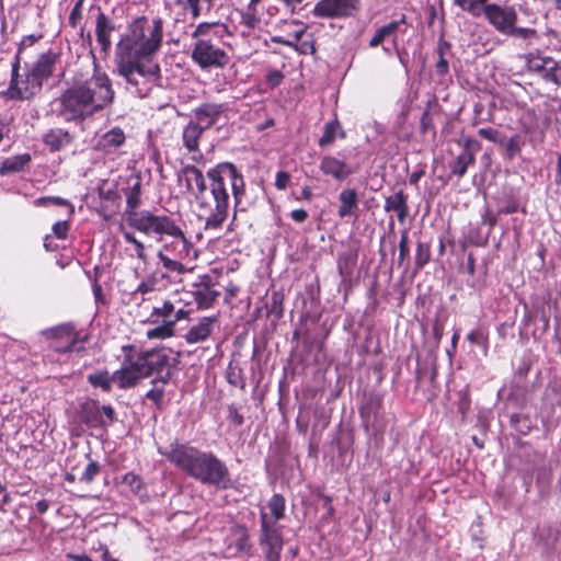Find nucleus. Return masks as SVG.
Listing matches in <instances>:
<instances>
[{"label":"nucleus","instance_id":"obj_16","mask_svg":"<svg viewBox=\"0 0 561 561\" xmlns=\"http://www.w3.org/2000/svg\"><path fill=\"white\" fill-rule=\"evenodd\" d=\"M459 144L462 146V152L450 165L453 174L462 178L469 165H472L476 161V153L480 151L481 145L478 140L470 137H463Z\"/></svg>","mask_w":561,"mask_h":561},{"label":"nucleus","instance_id":"obj_41","mask_svg":"<svg viewBox=\"0 0 561 561\" xmlns=\"http://www.w3.org/2000/svg\"><path fill=\"white\" fill-rule=\"evenodd\" d=\"M341 129V126L339 122H330L327 123L324 126L323 135L321 136L319 140L320 146H327L329 144H332L336 137L337 131Z\"/></svg>","mask_w":561,"mask_h":561},{"label":"nucleus","instance_id":"obj_17","mask_svg":"<svg viewBox=\"0 0 561 561\" xmlns=\"http://www.w3.org/2000/svg\"><path fill=\"white\" fill-rule=\"evenodd\" d=\"M217 324V317H203L196 324H193L184 334L187 344L205 342Z\"/></svg>","mask_w":561,"mask_h":561},{"label":"nucleus","instance_id":"obj_60","mask_svg":"<svg viewBox=\"0 0 561 561\" xmlns=\"http://www.w3.org/2000/svg\"><path fill=\"white\" fill-rule=\"evenodd\" d=\"M448 62L447 60L443 57V55L440 54V57L438 59V61L436 62L435 65V70L438 75H446L448 72Z\"/></svg>","mask_w":561,"mask_h":561},{"label":"nucleus","instance_id":"obj_6","mask_svg":"<svg viewBox=\"0 0 561 561\" xmlns=\"http://www.w3.org/2000/svg\"><path fill=\"white\" fill-rule=\"evenodd\" d=\"M169 362V355L164 348L127 355L122 367L115 371L118 387L127 389L134 387L140 379L153 373L161 371Z\"/></svg>","mask_w":561,"mask_h":561},{"label":"nucleus","instance_id":"obj_43","mask_svg":"<svg viewBox=\"0 0 561 561\" xmlns=\"http://www.w3.org/2000/svg\"><path fill=\"white\" fill-rule=\"evenodd\" d=\"M123 237L126 242L130 243L135 248L136 256L141 260L142 262L147 261V255L145 252V244L138 240L131 232L129 231H123Z\"/></svg>","mask_w":561,"mask_h":561},{"label":"nucleus","instance_id":"obj_35","mask_svg":"<svg viewBox=\"0 0 561 561\" xmlns=\"http://www.w3.org/2000/svg\"><path fill=\"white\" fill-rule=\"evenodd\" d=\"M157 257L162 263V266L169 272L182 275L187 271L183 263V259H178L163 252H158Z\"/></svg>","mask_w":561,"mask_h":561},{"label":"nucleus","instance_id":"obj_13","mask_svg":"<svg viewBox=\"0 0 561 561\" xmlns=\"http://www.w3.org/2000/svg\"><path fill=\"white\" fill-rule=\"evenodd\" d=\"M42 335L51 341V347L60 353H67L76 350V344L80 341L79 334L73 324L64 323L54 328L43 330Z\"/></svg>","mask_w":561,"mask_h":561},{"label":"nucleus","instance_id":"obj_10","mask_svg":"<svg viewBox=\"0 0 561 561\" xmlns=\"http://www.w3.org/2000/svg\"><path fill=\"white\" fill-rule=\"evenodd\" d=\"M192 59L203 69L222 68L228 62V55L219 47L213 45L209 41L198 39L192 51Z\"/></svg>","mask_w":561,"mask_h":561},{"label":"nucleus","instance_id":"obj_40","mask_svg":"<svg viewBox=\"0 0 561 561\" xmlns=\"http://www.w3.org/2000/svg\"><path fill=\"white\" fill-rule=\"evenodd\" d=\"M456 3L473 16H480L488 0H455Z\"/></svg>","mask_w":561,"mask_h":561},{"label":"nucleus","instance_id":"obj_38","mask_svg":"<svg viewBox=\"0 0 561 561\" xmlns=\"http://www.w3.org/2000/svg\"><path fill=\"white\" fill-rule=\"evenodd\" d=\"M267 507L274 517V523L284 517L285 500L280 494H274L267 503Z\"/></svg>","mask_w":561,"mask_h":561},{"label":"nucleus","instance_id":"obj_31","mask_svg":"<svg viewBox=\"0 0 561 561\" xmlns=\"http://www.w3.org/2000/svg\"><path fill=\"white\" fill-rule=\"evenodd\" d=\"M339 201L341 205L337 214L341 218L353 215L358 206L357 193L353 188H344L341 191L339 194Z\"/></svg>","mask_w":561,"mask_h":561},{"label":"nucleus","instance_id":"obj_12","mask_svg":"<svg viewBox=\"0 0 561 561\" xmlns=\"http://www.w3.org/2000/svg\"><path fill=\"white\" fill-rule=\"evenodd\" d=\"M158 252H163L183 260H192L197 256L193 243L178 225L163 240V244Z\"/></svg>","mask_w":561,"mask_h":561},{"label":"nucleus","instance_id":"obj_53","mask_svg":"<svg viewBox=\"0 0 561 561\" xmlns=\"http://www.w3.org/2000/svg\"><path fill=\"white\" fill-rule=\"evenodd\" d=\"M123 482L136 492L141 489V479L134 472L126 473L123 478Z\"/></svg>","mask_w":561,"mask_h":561},{"label":"nucleus","instance_id":"obj_62","mask_svg":"<svg viewBox=\"0 0 561 561\" xmlns=\"http://www.w3.org/2000/svg\"><path fill=\"white\" fill-rule=\"evenodd\" d=\"M187 5L191 9L193 19H197L201 15L199 0H187Z\"/></svg>","mask_w":561,"mask_h":561},{"label":"nucleus","instance_id":"obj_33","mask_svg":"<svg viewBox=\"0 0 561 561\" xmlns=\"http://www.w3.org/2000/svg\"><path fill=\"white\" fill-rule=\"evenodd\" d=\"M194 299L198 309H208L219 297L220 293L210 288L209 286H201L194 293Z\"/></svg>","mask_w":561,"mask_h":561},{"label":"nucleus","instance_id":"obj_29","mask_svg":"<svg viewBox=\"0 0 561 561\" xmlns=\"http://www.w3.org/2000/svg\"><path fill=\"white\" fill-rule=\"evenodd\" d=\"M31 160L32 158L30 153H22L5 158L0 163V175L21 172L31 162Z\"/></svg>","mask_w":561,"mask_h":561},{"label":"nucleus","instance_id":"obj_42","mask_svg":"<svg viewBox=\"0 0 561 561\" xmlns=\"http://www.w3.org/2000/svg\"><path fill=\"white\" fill-rule=\"evenodd\" d=\"M431 260V248L426 243L419 242L415 251V265L417 268L425 266Z\"/></svg>","mask_w":561,"mask_h":561},{"label":"nucleus","instance_id":"obj_18","mask_svg":"<svg viewBox=\"0 0 561 561\" xmlns=\"http://www.w3.org/2000/svg\"><path fill=\"white\" fill-rule=\"evenodd\" d=\"M116 30L114 22L104 12L99 10L95 20V37L103 51L112 46V34Z\"/></svg>","mask_w":561,"mask_h":561},{"label":"nucleus","instance_id":"obj_8","mask_svg":"<svg viewBox=\"0 0 561 561\" xmlns=\"http://www.w3.org/2000/svg\"><path fill=\"white\" fill-rule=\"evenodd\" d=\"M23 45L24 42L20 45L15 60L12 64V78L7 91V95L12 100H30L42 89L39 81L34 79L30 71L22 76L19 75L20 55Z\"/></svg>","mask_w":561,"mask_h":561},{"label":"nucleus","instance_id":"obj_11","mask_svg":"<svg viewBox=\"0 0 561 561\" xmlns=\"http://www.w3.org/2000/svg\"><path fill=\"white\" fill-rule=\"evenodd\" d=\"M488 22L501 34L510 32L511 26L517 23L518 14L513 5L489 3L483 8Z\"/></svg>","mask_w":561,"mask_h":561},{"label":"nucleus","instance_id":"obj_50","mask_svg":"<svg viewBox=\"0 0 561 561\" xmlns=\"http://www.w3.org/2000/svg\"><path fill=\"white\" fill-rule=\"evenodd\" d=\"M83 1L84 0H78L76 2V4L73 5L71 12H70V15H69V24L72 26V27H76L78 22L81 20L82 18V4H83Z\"/></svg>","mask_w":561,"mask_h":561},{"label":"nucleus","instance_id":"obj_51","mask_svg":"<svg viewBox=\"0 0 561 561\" xmlns=\"http://www.w3.org/2000/svg\"><path fill=\"white\" fill-rule=\"evenodd\" d=\"M467 340L472 343L480 346L486 347V335L481 330H473L468 333Z\"/></svg>","mask_w":561,"mask_h":561},{"label":"nucleus","instance_id":"obj_54","mask_svg":"<svg viewBox=\"0 0 561 561\" xmlns=\"http://www.w3.org/2000/svg\"><path fill=\"white\" fill-rule=\"evenodd\" d=\"M506 151L510 158L514 157L520 150V138L519 136H513L506 142Z\"/></svg>","mask_w":561,"mask_h":561},{"label":"nucleus","instance_id":"obj_44","mask_svg":"<svg viewBox=\"0 0 561 561\" xmlns=\"http://www.w3.org/2000/svg\"><path fill=\"white\" fill-rule=\"evenodd\" d=\"M213 27L219 28L221 33L227 32L226 25L221 24V23H218V22H215V23H199L196 26L195 31L193 32L192 36L194 38L199 37V36H206V35L209 34V31Z\"/></svg>","mask_w":561,"mask_h":561},{"label":"nucleus","instance_id":"obj_4","mask_svg":"<svg viewBox=\"0 0 561 561\" xmlns=\"http://www.w3.org/2000/svg\"><path fill=\"white\" fill-rule=\"evenodd\" d=\"M163 41V22L159 18L137 16L129 21L119 35L114 58L151 59Z\"/></svg>","mask_w":561,"mask_h":561},{"label":"nucleus","instance_id":"obj_39","mask_svg":"<svg viewBox=\"0 0 561 561\" xmlns=\"http://www.w3.org/2000/svg\"><path fill=\"white\" fill-rule=\"evenodd\" d=\"M158 283V276L154 273H151L141 279L134 290V295H147L153 293L157 289Z\"/></svg>","mask_w":561,"mask_h":561},{"label":"nucleus","instance_id":"obj_24","mask_svg":"<svg viewBox=\"0 0 561 561\" xmlns=\"http://www.w3.org/2000/svg\"><path fill=\"white\" fill-rule=\"evenodd\" d=\"M126 136L119 127H114L104 133L98 140L96 147L105 153L115 152L124 145Z\"/></svg>","mask_w":561,"mask_h":561},{"label":"nucleus","instance_id":"obj_49","mask_svg":"<svg viewBox=\"0 0 561 561\" xmlns=\"http://www.w3.org/2000/svg\"><path fill=\"white\" fill-rule=\"evenodd\" d=\"M291 24L296 25L297 28L293 32V34H289L288 37L291 41H295V46L293 48L298 49V42L301 39L302 35L305 34L307 26L298 20H293Z\"/></svg>","mask_w":561,"mask_h":561},{"label":"nucleus","instance_id":"obj_27","mask_svg":"<svg viewBox=\"0 0 561 561\" xmlns=\"http://www.w3.org/2000/svg\"><path fill=\"white\" fill-rule=\"evenodd\" d=\"M204 129L199 124L191 119L184 127L182 133L183 145L190 152H197L199 138L203 135Z\"/></svg>","mask_w":561,"mask_h":561},{"label":"nucleus","instance_id":"obj_20","mask_svg":"<svg viewBox=\"0 0 561 561\" xmlns=\"http://www.w3.org/2000/svg\"><path fill=\"white\" fill-rule=\"evenodd\" d=\"M190 312L185 310L184 308H178L176 310V318L171 320H168L167 322H162L160 325L149 329L146 332V336L149 340H165L174 334V327L175 324L184 319L188 318Z\"/></svg>","mask_w":561,"mask_h":561},{"label":"nucleus","instance_id":"obj_2","mask_svg":"<svg viewBox=\"0 0 561 561\" xmlns=\"http://www.w3.org/2000/svg\"><path fill=\"white\" fill-rule=\"evenodd\" d=\"M159 453L172 465L203 484L220 485L229 480L227 466L213 453L202 451L188 444L173 443Z\"/></svg>","mask_w":561,"mask_h":561},{"label":"nucleus","instance_id":"obj_45","mask_svg":"<svg viewBox=\"0 0 561 561\" xmlns=\"http://www.w3.org/2000/svg\"><path fill=\"white\" fill-rule=\"evenodd\" d=\"M478 133L482 138L489 140V141L500 144V145L504 144V138L501 136L500 131L496 129L480 128Z\"/></svg>","mask_w":561,"mask_h":561},{"label":"nucleus","instance_id":"obj_25","mask_svg":"<svg viewBox=\"0 0 561 561\" xmlns=\"http://www.w3.org/2000/svg\"><path fill=\"white\" fill-rule=\"evenodd\" d=\"M385 210L396 211L399 222L404 224L409 215L408 196L403 191L390 195L385 201Z\"/></svg>","mask_w":561,"mask_h":561},{"label":"nucleus","instance_id":"obj_34","mask_svg":"<svg viewBox=\"0 0 561 561\" xmlns=\"http://www.w3.org/2000/svg\"><path fill=\"white\" fill-rule=\"evenodd\" d=\"M88 381L95 388H101L103 391H111L113 382L118 386V379L115 377V371L111 375L107 370L96 371L88 376Z\"/></svg>","mask_w":561,"mask_h":561},{"label":"nucleus","instance_id":"obj_58","mask_svg":"<svg viewBox=\"0 0 561 561\" xmlns=\"http://www.w3.org/2000/svg\"><path fill=\"white\" fill-rule=\"evenodd\" d=\"M284 79V76L280 71L278 70H273V71H270L268 75H267V81L270 84H272L273 87H276L278 84H280V82L283 81Z\"/></svg>","mask_w":561,"mask_h":561},{"label":"nucleus","instance_id":"obj_36","mask_svg":"<svg viewBox=\"0 0 561 561\" xmlns=\"http://www.w3.org/2000/svg\"><path fill=\"white\" fill-rule=\"evenodd\" d=\"M203 175V172L197 167L188 164L181 170L179 181H184L186 190L190 192L195 184H198Z\"/></svg>","mask_w":561,"mask_h":561},{"label":"nucleus","instance_id":"obj_47","mask_svg":"<svg viewBox=\"0 0 561 561\" xmlns=\"http://www.w3.org/2000/svg\"><path fill=\"white\" fill-rule=\"evenodd\" d=\"M99 472H100L99 463L95 461H90L81 476V481L90 483L94 480V478L99 474Z\"/></svg>","mask_w":561,"mask_h":561},{"label":"nucleus","instance_id":"obj_57","mask_svg":"<svg viewBox=\"0 0 561 561\" xmlns=\"http://www.w3.org/2000/svg\"><path fill=\"white\" fill-rule=\"evenodd\" d=\"M289 179H290L289 173H287L285 171L277 172L276 179H275V186L278 190H285L288 185Z\"/></svg>","mask_w":561,"mask_h":561},{"label":"nucleus","instance_id":"obj_48","mask_svg":"<svg viewBox=\"0 0 561 561\" xmlns=\"http://www.w3.org/2000/svg\"><path fill=\"white\" fill-rule=\"evenodd\" d=\"M535 33H536V31L533 28L518 27V26H516V24H513V26H511L510 32H507L505 35L527 39L530 36L535 35Z\"/></svg>","mask_w":561,"mask_h":561},{"label":"nucleus","instance_id":"obj_23","mask_svg":"<svg viewBox=\"0 0 561 561\" xmlns=\"http://www.w3.org/2000/svg\"><path fill=\"white\" fill-rule=\"evenodd\" d=\"M320 170L335 180H344L353 173V170L344 161L331 156L322 158Z\"/></svg>","mask_w":561,"mask_h":561},{"label":"nucleus","instance_id":"obj_1","mask_svg":"<svg viewBox=\"0 0 561 561\" xmlns=\"http://www.w3.org/2000/svg\"><path fill=\"white\" fill-rule=\"evenodd\" d=\"M93 72L87 78L76 77L58 99V114L69 123H82L112 106L115 91L110 76L93 62Z\"/></svg>","mask_w":561,"mask_h":561},{"label":"nucleus","instance_id":"obj_64","mask_svg":"<svg viewBox=\"0 0 561 561\" xmlns=\"http://www.w3.org/2000/svg\"><path fill=\"white\" fill-rule=\"evenodd\" d=\"M99 550L102 552V560L103 561H118L116 558L112 557L107 547L101 545Z\"/></svg>","mask_w":561,"mask_h":561},{"label":"nucleus","instance_id":"obj_59","mask_svg":"<svg viewBox=\"0 0 561 561\" xmlns=\"http://www.w3.org/2000/svg\"><path fill=\"white\" fill-rule=\"evenodd\" d=\"M290 217L294 221L301 224L308 218V213L305 209H295L290 213Z\"/></svg>","mask_w":561,"mask_h":561},{"label":"nucleus","instance_id":"obj_14","mask_svg":"<svg viewBox=\"0 0 561 561\" xmlns=\"http://www.w3.org/2000/svg\"><path fill=\"white\" fill-rule=\"evenodd\" d=\"M358 0H320L313 8L318 18H339L351 14L357 7Z\"/></svg>","mask_w":561,"mask_h":561},{"label":"nucleus","instance_id":"obj_3","mask_svg":"<svg viewBox=\"0 0 561 561\" xmlns=\"http://www.w3.org/2000/svg\"><path fill=\"white\" fill-rule=\"evenodd\" d=\"M210 180V196L214 210L206 217L205 229H219L226 221L229 209L228 188L231 190L234 207H239L245 194V184L242 173L231 162H220L207 172Z\"/></svg>","mask_w":561,"mask_h":561},{"label":"nucleus","instance_id":"obj_26","mask_svg":"<svg viewBox=\"0 0 561 561\" xmlns=\"http://www.w3.org/2000/svg\"><path fill=\"white\" fill-rule=\"evenodd\" d=\"M55 62L56 56L54 54H43L31 70H28L33 75V78L39 81L41 87L43 85V81L51 76Z\"/></svg>","mask_w":561,"mask_h":561},{"label":"nucleus","instance_id":"obj_55","mask_svg":"<svg viewBox=\"0 0 561 561\" xmlns=\"http://www.w3.org/2000/svg\"><path fill=\"white\" fill-rule=\"evenodd\" d=\"M69 229L68 221H58L53 226V232L58 239H65Z\"/></svg>","mask_w":561,"mask_h":561},{"label":"nucleus","instance_id":"obj_32","mask_svg":"<svg viewBox=\"0 0 561 561\" xmlns=\"http://www.w3.org/2000/svg\"><path fill=\"white\" fill-rule=\"evenodd\" d=\"M190 192L194 194L198 207L204 209L208 216L211 210H214V203L210 196V191H207L204 175L198 181V184H195L193 190Z\"/></svg>","mask_w":561,"mask_h":561},{"label":"nucleus","instance_id":"obj_28","mask_svg":"<svg viewBox=\"0 0 561 561\" xmlns=\"http://www.w3.org/2000/svg\"><path fill=\"white\" fill-rule=\"evenodd\" d=\"M180 299H176V295L164 299L160 306H156L152 308L151 317L158 319H161L162 322H167L168 320L175 319L176 310L180 307Z\"/></svg>","mask_w":561,"mask_h":561},{"label":"nucleus","instance_id":"obj_15","mask_svg":"<svg viewBox=\"0 0 561 561\" xmlns=\"http://www.w3.org/2000/svg\"><path fill=\"white\" fill-rule=\"evenodd\" d=\"M226 548L224 553L228 558L238 557L241 554H249L251 545L249 542V534L245 527L233 525L230 528L229 535L226 540Z\"/></svg>","mask_w":561,"mask_h":561},{"label":"nucleus","instance_id":"obj_5","mask_svg":"<svg viewBox=\"0 0 561 561\" xmlns=\"http://www.w3.org/2000/svg\"><path fill=\"white\" fill-rule=\"evenodd\" d=\"M117 75L126 82V88L140 98L147 96L159 85L161 69L151 59L114 58Z\"/></svg>","mask_w":561,"mask_h":561},{"label":"nucleus","instance_id":"obj_46","mask_svg":"<svg viewBox=\"0 0 561 561\" xmlns=\"http://www.w3.org/2000/svg\"><path fill=\"white\" fill-rule=\"evenodd\" d=\"M140 205V195H137L136 193L129 192V194L126 197V220L128 221V217L131 213L138 211L137 208Z\"/></svg>","mask_w":561,"mask_h":561},{"label":"nucleus","instance_id":"obj_22","mask_svg":"<svg viewBox=\"0 0 561 561\" xmlns=\"http://www.w3.org/2000/svg\"><path fill=\"white\" fill-rule=\"evenodd\" d=\"M73 140V136L64 128H51L43 136V142L50 151H59L69 146Z\"/></svg>","mask_w":561,"mask_h":561},{"label":"nucleus","instance_id":"obj_30","mask_svg":"<svg viewBox=\"0 0 561 561\" xmlns=\"http://www.w3.org/2000/svg\"><path fill=\"white\" fill-rule=\"evenodd\" d=\"M554 59L551 57L543 56H531L528 59V69L529 71L536 73L545 81L549 80L550 73L552 71Z\"/></svg>","mask_w":561,"mask_h":561},{"label":"nucleus","instance_id":"obj_37","mask_svg":"<svg viewBox=\"0 0 561 561\" xmlns=\"http://www.w3.org/2000/svg\"><path fill=\"white\" fill-rule=\"evenodd\" d=\"M34 204L37 207L47 206L48 204L64 206L68 209L69 217H71L75 214L73 205L70 202H68L67 199H65L62 197H58V196L39 197L34 201Z\"/></svg>","mask_w":561,"mask_h":561},{"label":"nucleus","instance_id":"obj_63","mask_svg":"<svg viewBox=\"0 0 561 561\" xmlns=\"http://www.w3.org/2000/svg\"><path fill=\"white\" fill-rule=\"evenodd\" d=\"M482 222L484 225L493 227L496 222V218L489 210H485V213L482 216Z\"/></svg>","mask_w":561,"mask_h":561},{"label":"nucleus","instance_id":"obj_52","mask_svg":"<svg viewBox=\"0 0 561 561\" xmlns=\"http://www.w3.org/2000/svg\"><path fill=\"white\" fill-rule=\"evenodd\" d=\"M408 243H409L408 232L403 231L401 234L400 242H399V257H398L399 263H402L409 254Z\"/></svg>","mask_w":561,"mask_h":561},{"label":"nucleus","instance_id":"obj_19","mask_svg":"<svg viewBox=\"0 0 561 561\" xmlns=\"http://www.w3.org/2000/svg\"><path fill=\"white\" fill-rule=\"evenodd\" d=\"M224 111L225 106L222 104L206 103L194 111L193 121L204 129H208L217 122Z\"/></svg>","mask_w":561,"mask_h":561},{"label":"nucleus","instance_id":"obj_21","mask_svg":"<svg viewBox=\"0 0 561 561\" xmlns=\"http://www.w3.org/2000/svg\"><path fill=\"white\" fill-rule=\"evenodd\" d=\"M405 23V18L402 16L398 21H392L386 25L380 26L376 30L369 41V46L375 48L381 45L386 39H391L394 47L397 48V32L402 24Z\"/></svg>","mask_w":561,"mask_h":561},{"label":"nucleus","instance_id":"obj_61","mask_svg":"<svg viewBox=\"0 0 561 561\" xmlns=\"http://www.w3.org/2000/svg\"><path fill=\"white\" fill-rule=\"evenodd\" d=\"M146 397L154 403H159L163 397V390L153 388L147 392Z\"/></svg>","mask_w":561,"mask_h":561},{"label":"nucleus","instance_id":"obj_9","mask_svg":"<svg viewBox=\"0 0 561 561\" xmlns=\"http://www.w3.org/2000/svg\"><path fill=\"white\" fill-rule=\"evenodd\" d=\"M260 546L263 549L265 561H279L283 539L276 523H272L264 512L261 513Z\"/></svg>","mask_w":561,"mask_h":561},{"label":"nucleus","instance_id":"obj_7","mask_svg":"<svg viewBox=\"0 0 561 561\" xmlns=\"http://www.w3.org/2000/svg\"><path fill=\"white\" fill-rule=\"evenodd\" d=\"M128 225L148 237H156L158 241H163L176 227V222L171 217L156 215L147 209L131 213Z\"/></svg>","mask_w":561,"mask_h":561},{"label":"nucleus","instance_id":"obj_56","mask_svg":"<svg viewBox=\"0 0 561 561\" xmlns=\"http://www.w3.org/2000/svg\"><path fill=\"white\" fill-rule=\"evenodd\" d=\"M548 82L561 85V61H553L552 71L550 73Z\"/></svg>","mask_w":561,"mask_h":561}]
</instances>
